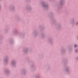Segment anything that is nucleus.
Here are the masks:
<instances>
[{
  "instance_id": "1",
  "label": "nucleus",
  "mask_w": 78,
  "mask_h": 78,
  "mask_svg": "<svg viewBox=\"0 0 78 78\" xmlns=\"http://www.w3.org/2000/svg\"><path fill=\"white\" fill-rule=\"evenodd\" d=\"M74 47H76V45H74Z\"/></svg>"
}]
</instances>
